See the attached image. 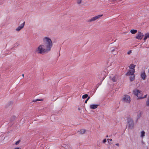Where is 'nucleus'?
<instances>
[{
  "instance_id": "f257e3e1",
  "label": "nucleus",
  "mask_w": 149,
  "mask_h": 149,
  "mask_svg": "<svg viewBox=\"0 0 149 149\" xmlns=\"http://www.w3.org/2000/svg\"><path fill=\"white\" fill-rule=\"evenodd\" d=\"M43 40L45 43L46 48H47L51 50L53 46V43L51 39L48 37H45L43 39Z\"/></svg>"
},
{
  "instance_id": "f03ea898",
  "label": "nucleus",
  "mask_w": 149,
  "mask_h": 149,
  "mask_svg": "<svg viewBox=\"0 0 149 149\" xmlns=\"http://www.w3.org/2000/svg\"><path fill=\"white\" fill-rule=\"evenodd\" d=\"M44 45H40L38 47L37 51L39 54H44L46 53H48L50 50L47 48L45 49L44 48Z\"/></svg>"
},
{
  "instance_id": "7ed1b4c3",
  "label": "nucleus",
  "mask_w": 149,
  "mask_h": 149,
  "mask_svg": "<svg viewBox=\"0 0 149 149\" xmlns=\"http://www.w3.org/2000/svg\"><path fill=\"white\" fill-rule=\"evenodd\" d=\"M133 94L137 96L138 97V99H142L146 98L147 97V95L142 97V92L141 91L138 89H136L133 91Z\"/></svg>"
},
{
  "instance_id": "20e7f679",
  "label": "nucleus",
  "mask_w": 149,
  "mask_h": 149,
  "mask_svg": "<svg viewBox=\"0 0 149 149\" xmlns=\"http://www.w3.org/2000/svg\"><path fill=\"white\" fill-rule=\"evenodd\" d=\"M127 123L129 129H132L134 128V123L132 118L130 117L127 118Z\"/></svg>"
},
{
  "instance_id": "39448f33",
  "label": "nucleus",
  "mask_w": 149,
  "mask_h": 149,
  "mask_svg": "<svg viewBox=\"0 0 149 149\" xmlns=\"http://www.w3.org/2000/svg\"><path fill=\"white\" fill-rule=\"evenodd\" d=\"M122 100L124 103H130V97L128 95H124Z\"/></svg>"
},
{
  "instance_id": "423d86ee",
  "label": "nucleus",
  "mask_w": 149,
  "mask_h": 149,
  "mask_svg": "<svg viewBox=\"0 0 149 149\" xmlns=\"http://www.w3.org/2000/svg\"><path fill=\"white\" fill-rule=\"evenodd\" d=\"M103 15H100L97 16H95V17H94L91 18V19L88 20V22H92L96 20L97 19L101 17L102 16H103Z\"/></svg>"
},
{
  "instance_id": "0eeeda50",
  "label": "nucleus",
  "mask_w": 149,
  "mask_h": 149,
  "mask_svg": "<svg viewBox=\"0 0 149 149\" xmlns=\"http://www.w3.org/2000/svg\"><path fill=\"white\" fill-rule=\"evenodd\" d=\"M144 35L142 33L140 32H139L137 33L136 34V38L139 40H141L143 38Z\"/></svg>"
},
{
  "instance_id": "6e6552de",
  "label": "nucleus",
  "mask_w": 149,
  "mask_h": 149,
  "mask_svg": "<svg viewBox=\"0 0 149 149\" xmlns=\"http://www.w3.org/2000/svg\"><path fill=\"white\" fill-rule=\"evenodd\" d=\"M111 52L114 54L116 55L118 53V49L117 47H115L114 48L111 47Z\"/></svg>"
},
{
  "instance_id": "1a4fd4ad",
  "label": "nucleus",
  "mask_w": 149,
  "mask_h": 149,
  "mask_svg": "<svg viewBox=\"0 0 149 149\" xmlns=\"http://www.w3.org/2000/svg\"><path fill=\"white\" fill-rule=\"evenodd\" d=\"M140 76L141 77L143 80H145L146 79V75L144 70H142L141 72Z\"/></svg>"
},
{
  "instance_id": "9d476101",
  "label": "nucleus",
  "mask_w": 149,
  "mask_h": 149,
  "mask_svg": "<svg viewBox=\"0 0 149 149\" xmlns=\"http://www.w3.org/2000/svg\"><path fill=\"white\" fill-rule=\"evenodd\" d=\"M135 71V70L130 69L126 74L125 75L126 76L133 75Z\"/></svg>"
},
{
  "instance_id": "9b49d317",
  "label": "nucleus",
  "mask_w": 149,
  "mask_h": 149,
  "mask_svg": "<svg viewBox=\"0 0 149 149\" xmlns=\"http://www.w3.org/2000/svg\"><path fill=\"white\" fill-rule=\"evenodd\" d=\"M25 22H24L22 24H21L20 26H19L16 29V31H20L22 29H23L24 26Z\"/></svg>"
},
{
  "instance_id": "f8f14e48",
  "label": "nucleus",
  "mask_w": 149,
  "mask_h": 149,
  "mask_svg": "<svg viewBox=\"0 0 149 149\" xmlns=\"http://www.w3.org/2000/svg\"><path fill=\"white\" fill-rule=\"evenodd\" d=\"M110 79L112 80L114 82H116L117 81L118 77L116 75H112L110 76Z\"/></svg>"
},
{
  "instance_id": "ddd939ff",
  "label": "nucleus",
  "mask_w": 149,
  "mask_h": 149,
  "mask_svg": "<svg viewBox=\"0 0 149 149\" xmlns=\"http://www.w3.org/2000/svg\"><path fill=\"white\" fill-rule=\"evenodd\" d=\"M99 104H92L90 105V107L91 109H95L97 108Z\"/></svg>"
},
{
  "instance_id": "4468645a",
  "label": "nucleus",
  "mask_w": 149,
  "mask_h": 149,
  "mask_svg": "<svg viewBox=\"0 0 149 149\" xmlns=\"http://www.w3.org/2000/svg\"><path fill=\"white\" fill-rule=\"evenodd\" d=\"M136 66V65H134L133 64H131L129 67V68L131 70H135V69H134V68L135 67V66Z\"/></svg>"
},
{
  "instance_id": "2eb2a0df",
  "label": "nucleus",
  "mask_w": 149,
  "mask_h": 149,
  "mask_svg": "<svg viewBox=\"0 0 149 149\" xmlns=\"http://www.w3.org/2000/svg\"><path fill=\"white\" fill-rule=\"evenodd\" d=\"M149 38V33H147L145 34L144 36V37L143 38V40L146 41V39L148 38Z\"/></svg>"
},
{
  "instance_id": "dca6fc26",
  "label": "nucleus",
  "mask_w": 149,
  "mask_h": 149,
  "mask_svg": "<svg viewBox=\"0 0 149 149\" xmlns=\"http://www.w3.org/2000/svg\"><path fill=\"white\" fill-rule=\"evenodd\" d=\"M140 137L141 138H143L145 135V132L144 131H142L141 132Z\"/></svg>"
},
{
  "instance_id": "f3484780",
  "label": "nucleus",
  "mask_w": 149,
  "mask_h": 149,
  "mask_svg": "<svg viewBox=\"0 0 149 149\" xmlns=\"http://www.w3.org/2000/svg\"><path fill=\"white\" fill-rule=\"evenodd\" d=\"M131 33L132 34H135L137 32L136 30L132 29L130 31Z\"/></svg>"
},
{
  "instance_id": "a211bd4d",
  "label": "nucleus",
  "mask_w": 149,
  "mask_h": 149,
  "mask_svg": "<svg viewBox=\"0 0 149 149\" xmlns=\"http://www.w3.org/2000/svg\"><path fill=\"white\" fill-rule=\"evenodd\" d=\"M135 76H131L130 77V79L131 81H133L135 79Z\"/></svg>"
},
{
  "instance_id": "6ab92c4d",
  "label": "nucleus",
  "mask_w": 149,
  "mask_h": 149,
  "mask_svg": "<svg viewBox=\"0 0 149 149\" xmlns=\"http://www.w3.org/2000/svg\"><path fill=\"white\" fill-rule=\"evenodd\" d=\"M86 131L84 129H82L80 131V133L81 134H84L85 132Z\"/></svg>"
},
{
  "instance_id": "aec40b11",
  "label": "nucleus",
  "mask_w": 149,
  "mask_h": 149,
  "mask_svg": "<svg viewBox=\"0 0 149 149\" xmlns=\"http://www.w3.org/2000/svg\"><path fill=\"white\" fill-rule=\"evenodd\" d=\"M146 105L147 106H149V95L146 101Z\"/></svg>"
},
{
  "instance_id": "412c9836",
  "label": "nucleus",
  "mask_w": 149,
  "mask_h": 149,
  "mask_svg": "<svg viewBox=\"0 0 149 149\" xmlns=\"http://www.w3.org/2000/svg\"><path fill=\"white\" fill-rule=\"evenodd\" d=\"M138 113V114L137 115V120H138V119H139L141 116V113L140 112H139V113Z\"/></svg>"
},
{
  "instance_id": "4be33fe9",
  "label": "nucleus",
  "mask_w": 149,
  "mask_h": 149,
  "mask_svg": "<svg viewBox=\"0 0 149 149\" xmlns=\"http://www.w3.org/2000/svg\"><path fill=\"white\" fill-rule=\"evenodd\" d=\"M88 95L87 94H86L85 95H83V96H82V98L83 99H85V98H87V97H88Z\"/></svg>"
},
{
  "instance_id": "5701e85b",
  "label": "nucleus",
  "mask_w": 149,
  "mask_h": 149,
  "mask_svg": "<svg viewBox=\"0 0 149 149\" xmlns=\"http://www.w3.org/2000/svg\"><path fill=\"white\" fill-rule=\"evenodd\" d=\"M43 100V99H35V100H33V102H37V101H42Z\"/></svg>"
},
{
  "instance_id": "b1692460",
  "label": "nucleus",
  "mask_w": 149,
  "mask_h": 149,
  "mask_svg": "<svg viewBox=\"0 0 149 149\" xmlns=\"http://www.w3.org/2000/svg\"><path fill=\"white\" fill-rule=\"evenodd\" d=\"M82 0H77V3L78 4H80L81 3Z\"/></svg>"
},
{
  "instance_id": "393cba45",
  "label": "nucleus",
  "mask_w": 149,
  "mask_h": 149,
  "mask_svg": "<svg viewBox=\"0 0 149 149\" xmlns=\"http://www.w3.org/2000/svg\"><path fill=\"white\" fill-rule=\"evenodd\" d=\"M15 118V117L14 116H12L11 118V120L13 121Z\"/></svg>"
},
{
  "instance_id": "a878e982",
  "label": "nucleus",
  "mask_w": 149,
  "mask_h": 149,
  "mask_svg": "<svg viewBox=\"0 0 149 149\" xmlns=\"http://www.w3.org/2000/svg\"><path fill=\"white\" fill-rule=\"evenodd\" d=\"M54 115H52L51 116V120L53 121V122H54V120H53L52 119L53 118H54Z\"/></svg>"
},
{
  "instance_id": "bb28decb",
  "label": "nucleus",
  "mask_w": 149,
  "mask_h": 149,
  "mask_svg": "<svg viewBox=\"0 0 149 149\" xmlns=\"http://www.w3.org/2000/svg\"><path fill=\"white\" fill-rule=\"evenodd\" d=\"M19 142H20V141H16V142L15 143V145H17L19 143Z\"/></svg>"
},
{
  "instance_id": "cd10ccee",
  "label": "nucleus",
  "mask_w": 149,
  "mask_h": 149,
  "mask_svg": "<svg viewBox=\"0 0 149 149\" xmlns=\"http://www.w3.org/2000/svg\"><path fill=\"white\" fill-rule=\"evenodd\" d=\"M107 141V140L106 139H104L103 141L102 142L103 143H105Z\"/></svg>"
},
{
  "instance_id": "c85d7f7f",
  "label": "nucleus",
  "mask_w": 149,
  "mask_h": 149,
  "mask_svg": "<svg viewBox=\"0 0 149 149\" xmlns=\"http://www.w3.org/2000/svg\"><path fill=\"white\" fill-rule=\"evenodd\" d=\"M132 53L131 51H129L127 52V54H130Z\"/></svg>"
},
{
  "instance_id": "c756f323",
  "label": "nucleus",
  "mask_w": 149,
  "mask_h": 149,
  "mask_svg": "<svg viewBox=\"0 0 149 149\" xmlns=\"http://www.w3.org/2000/svg\"><path fill=\"white\" fill-rule=\"evenodd\" d=\"M21 148H20L19 147H17L15 148L14 149H21Z\"/></svg>"
},
{
  "instance_id": "7c9ffc66",
  "label": "nucleus",
  "mask_w": 149,
  "mask_h": 149,
  "mask_svg": "<svg viewBox=\"0 0 149 149\" xmlns=\"http://www.w3.org/2000/svg\"><path fill=\"white\" fill-rule=\"evenodd\" d=\"M117 146H119V144L118 143H116L115 144Z\"/></svg>"
},
{
  "instance_id": "2f4dec72",
  "label": "nucleus",
  "mask_w": 149,
  "mask_h": 149,
  "mask_svg": "<svg viewBox=\"0 0 149 149\" xmlns=\"http://www.w3.org/2000/svg\"><path fill=\"white\" fill-rule=\"evenodd\" d=\"M107 140L108 141H111L112 140V139H107Z\"/></svg>"
},
{
  "instance_id": "473e14b6",
  "label": "nucleus",
  "mask_w": 149,
  "mask_h": 149,
  "mask_svg": "<svg viewBox=\"0 0 149 149\" xmlns=\"http://www.w3.org/2000/svg\"><path fill=\"white\" fill-rule=\"evenodd\" d=\"M88 101V100H85V103H87V101Z\"/></svg>"
},
{
  "instance_id": "72a5a7b5",
  "label": "nucleus",
  "mask_w": 149,
  "mask_h": 149,
  "mask_svg": "<svg viewBox=\"0 0 149 149\" xmlns=\"http://www.w3.org/2000/svg\"><path fill=\"white\" fill-rule=\"evenodd\" d=\"M97 146L98 147H100V143L97 144Z\"/></svg>"
},
{
  "instance_id": "f704fd0d",
  "label": "nucleus",
  "mask_w": 149,
  "mask_h": 149,
  "mask_svg": "<svg viewBox=\"0 0 149 149\" xmlns=\"http://www.w3.org/2000/svg\"><path fill=\"white\" fill-rule=\"evenodd\" d=\"M90 97H88L86 100H88L90 99Z\"/></svg>"
},
{
  "instance_id": "c9c22d12",
  "label": "nucleus",
  "mask_w": 149,
  "mask_h": 149,
  "mask_svg": "<svg viewBox=\"0 0 149 149\" xmlns=\"http://www.w3.org/2000/svg\"><path fill=\"white\" fill-rule=\"evenodd\" d=\"M22 75L23 77H24V74H23Z\"/></svg>"
},
{
  "instance_id": "e433bc0d",
  "label": "nucleus",
  "mask_w": 149,
  "mask_h": 149,
  "mask_svg": "<svg viewBox=\"0 0 149 149\" xmlns=\"http://www.w3.org/2000/svg\"><path fill=\"white\" fill-rule=\"evenodd\" d=\"M22 120H21V121H20V122H21V121H22Z\"/></svg>"
},
{
  "instance_id": "4c0bfd02",
  "label": "nucleus",
  "mask_w": 149,
  "mask_h": 149,
  "mask_svg": "<svg viewBox=\"0 0 149 149\" xmlns=\"http://www.w3.org/2000/svg\"><path fill=\"white\" fill-rule=\"evenodd\" d=\"M108 137V135H107V136H106V137Z\"/></svg>"
},
{
  "instance_id": "58836bf2",
  "label": "nucleus",
  "mask_w": 149,
  "mask_h": 149,
  "mask_svg": "<svg viewBox=\"0 0 149 149\" xmlns=\"http://www.w3.org/2000/svg\"><path fill=\"white\" fill-rule=\"evenodd\" d=\"M148 72L149 73V69L148 70Z\"/></svg>"
}]
</instances>
